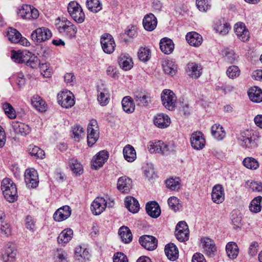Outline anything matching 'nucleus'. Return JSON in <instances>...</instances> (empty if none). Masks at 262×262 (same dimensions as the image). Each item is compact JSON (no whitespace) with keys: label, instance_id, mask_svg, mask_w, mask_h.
<instances>
[{"label":"nucleus","instance_id":"obj_8","mask_svg":"<svg viewBox=\"0 0 262 262\" xmlns=\"http://www.w3.org/2000/svg\"><path fill=\"white\" fill-rule=\"evenodd\" d=\"M175 235L177 239L183 242L188 240L189 230L188 225L185 221L179 222L176 228Z\"/></svg>","mask_w":262,"mask_h":262},{"label":"nucleus","instance_id":"obj_60","mask_svg":"<svg viewBox=\"0 0 262 262\" xmlns=\"http://www.w3.org/2000/svg\"><path fill=\"white\" fill-rule=\"evenodd\" d=\"M1 233L3 237H9L11 235L10 225L7 223H2L0 227Z\"/></svg>","mask_w":262,"mask_h":262},{"label":"nucleus","instance_id":"obj_31","mask_svg":"<svg viewBox=\"0 0 262 262\" xmlns=\"http://www.w3.org/2000/svg\"><path fill=\"white\" fill-rule=\"evenodd\" d=\"M125 206L127 209L132 213H137L140 209V205L137 199L133 196H127L125 198Z\"/></svg>","mask_w":262,"mask_h":262},{"label":"nucleus","instance_id":"obj_3","mask_svg":"<svg viewBox=\"0 0 262 262\" xmlns=\"http://www.w3.org/2000/svg\"><path fill=\"white\" fill-rule=\"evenodd\" d=\"M68 11L76 23L81 24L84 21L85 14L78 3L75 1L69 3L68 6Z\"/></svg>","mask_w":262,"mask_h":262},{"label":"nucleus","instance_id":"obj_12","mask_svg":"<svg viewBox=\"0 0 262 262\" xmlns=\"http://www.w3.org/2000/svg\"><path fill=\"white\" fill-rule=\"evenodd\" d=\"M190 143L193 149L200 150L205 147L206 141L203 134L201 132H196L192 134Z\"/></svg>","mask_w":262,"mask_h":262},{"label":"nucleus","instance_id":"obj_56","mask_svg":"<svg viewBox=\"0 0 262 262\" xmlns=\"http://www.w3.org/2000/svg\"><path fill=\"white\" fill-rule=\"evenodd\" d=\"M50 64L48 62L39 63V68L41 74L46 77H50L52 73V69L50 67Z\"/></svg>","mask_w":262,"mask_h":262},{"label":"nucleus","instance_id":"obj_63","mask_svg":"<svg viewBox=\"0 0 262 262\" xmlns=\"http://www.w3.org/2000/svg\"><path fill=\"white\" fill-rule=\"evenodd\" d=\"M58 103L62 107L69 108L73 106L75 103V99H59Z\"/></svg>","mask_w":262,"mask_h":262},{"label":"nucleus","instance_id":"obj_44","mask_svg":"<svg viewBox=\"0 0 262 262\" xmlns=\"http://www.w3.org/2000/svg\"><path fill=\"white\" fill-rule=\"evenodd\" d=\"M120 67L125 71H128L133 67V62L129 57L120 56L118 61Z\"/></svg>","mask_w":262,"mask_h":262},{"label":"nucleus","instance_id":"obj_52","mask_svg":"<svg viewBox=\"0 0 262 262\" xmlns=\"http://www.w3.org/2000/svg\"><path fill=\"white\" fill-rule=\"evenodd\" d=\"M28 66L32 68H36L40 63L38 57L31 52V55L26 57V61L25 62Z\"/></svg>","mask_w":262,"mask_h":262},{"label":"nucleus","instance_id":"obj_47","mask_svg":"<svg viewBox=\"0 0 262 262\" xmlns=\"http://www.w3.org/2000/svg\"><path fill=\"white\" fill-rule=\"evenodd\" d=\"M31 104L39 112H45L47 110V104L44 99H31Z\"/></svg>","mask_w":262,"mask_h":262},{"label":"nucleus","instance_id":"obj_42","mask_svg":"<svg viewBox=\"0 0 262 262\" xmlns=\"http://www.w3.org/2000/svg\"><path fill=\"white\" fill-rule=\"evenodd\" d=\"M87 8L94 13H97L102 9V4L99 0H87Z\"/></svg>","mask_w":262,"mask_h":262},{"label":"nucleus","instance_id":"obj_2","mask_svg":"<svg viewBox=\"0 0 262 262\" xmlns=\"http://www.w3.org/2000/svg\"><path fill=\"white\" fill-rule=\"evenodd\" d=\"M2 190L5 198L9 202H14L17 199V191L15 184L9 178L2 182Z\"/></svg>","mask_w":262,"mask_h":262},{"label":"nucleus","instance_id":"obj_18","mask_svg":"<svg viewBox=\"0 0 262 262\" xmlns=\"http://www.w3.org/2000/svg\"><path fill=\"white\" fill-rule=\"evenodd\" d=\"M71 214V210L69 206H63L58 209L53 214L54 220L56 222L66 220Z\"/></svg>","mask_w":262,"mask_h":262},{"label":"nucleus","instance_id":"obj_5","mask_svg":"<svg viewBox=\"0 0 262 262\" xmlns=\"http://www.w3.org/2000/svg\"><path fill=\"white\" fill-rule=\"evenodd\" d=\"M57 29L60 33L69 38L75 37L77 31L75 26L67 19L62 20Z\"/></svg>","mask_w":262,"mask_h":262},{"label":"nucleus","instance_id":"obj_24","mask_svg":"<svg viewBox=\"0 0 262 262\" xmlns=\"http://www.w3.org/2000/svg\"><path fill=\"white\" fill-rule=\"evenodd\" d=\"M11 126L16 134H20L21 136H26L31 132L30 126L22 122L12 121Z\"/></svg>","mask_w":262,"mask_h":262},{"label":"nucleus","instance_id":"obj_41","mask_svg":"<svg viewBox=\"0 0 262 262\" xmlns=\"http://www.w3.org/2000/svg\"><path fill=\"white\" fill-rule=\"evenodd\" d=\"M12 81L17 86L19 89H23L26 84V79L22 72H19L13 75L11 78Z\"/></svg>","mask_w":262,"mask_h":262},{"label":"nucleus","instance_id":"obj_27","mask_svg":"<svg viewBox=\"0 0 262 262\" xmlns=\"http://www.w3.org/2000/svg\"><path fill=\"white\" fill-rule=\"evenodd\" d=\"M201 242L206 254L210 256L214 255L216 251L214 242L210 238L206 237L202 239Z\"/></svg>","mask_w":262,"mask_h":262},{"label":"nucleus","instance_id":"obj_15","mask_svg":"<svg viewBox=\"0 0 262 262\" xmlns=\"http://www.w3.org/2000/svg\"><path fill=\"white\" fill-rule=\"evenodd\" d=\"M234 32L237 38L242 41H246L249 38V32L244 23L238 22L235 24Z\"/></svg>","mask_w":262,"mask_h":262},{"label":"nucleus","instance_id":"obj_43","mask_svg":"<svg viewBox=\"0 0 262 262\" xmlns=\"http://www.w3.org/2000/svg\"><path fill=\"white\" fill-rule=\"evenodd\" d=\"M8 39L13 43H18L21 38V34L16 29L10 28L7 35Z\"/></svg>","mask_w":262,"mask_h":262},{"label":"nucleus","instance_id":"obj_26","mask_svg":"<svg viewBox=\"0 0 262 262\" xmlns=\"http://www.w3.org/2000/svg\"><path fill=\"white\" fill-rule=\"evenodd\" d=\"M143 25L146 30L151 31L157 25V19L152 13L146 14L143 18Z\"/></svg>","mask_w":262,"mask_h":262},{"label":"nucleus","instance_id":"obj_7","mask_svg":"<svg viewBox=\"0 0 262 262\" xmlns=\"http://www.w3.org/2000/svg\"><path fill=\"white\" fill-rule=\"evenodd\" d=\"M100 43L103 51L106 54H112L115 50L116 44L115 40L109 33L103 34L100 38Z\"/></svg>","mask_w":262,"mask_h":262},{"label":"nucleus","instance_id":"obj_22","mask_svg":"<svg viewBox=\"0 0 262 262\" xmlns=\"http://www.w3.org/2000/svg\"><path fill=\"white\" fill-rule=\"evenodd\" d=\"M108 157V155L107 151L104 150L100 151L93 157L92 161V166L95 169L102 167L107 160Z\"/></svg>","mask_w":262,"mask_h":262},{"label":"nucleus","instance_id":"obj_53","mask_svg":"<svg viewBox=\"0 0 262 262\" xmlns=\"http://www.w3.org/2000/svg\"><path fill=\"white\" fill-rule=\"evenodd\" d=\"M70 167L73 172L77 174H81L83 171L82 165L76 159H73L70 162Z\"/></svg>","mask_w":262,"mask_h":262},{"label":"nucleus","instance_id":"obj_19","mask_svg":"<svg viewBox=\"0 0 262 262\" xmlns=\"http://www.w3.org/2000/svg\"><path fill=\"white\" fill-rule=\"evenodd\" d=\"M211 198L213 202L216 204L221 203L224 201V189L221 185L217 184L213 187Z\"/></svg>","mask_w":262,"mask_h":262},{"label":"nucleus","instance_id":"obj_9","mask_svg":"<svg viewBox=\"0 0 262 262\" xmlns=\"http://www.w3.org/2000/svg\"><path fill=\"white\" fill-rule=\"evenodd\" d=\"M17 13L23 19H36L39 16L38 11L33 6L24 5L18 10Z\"/></svg>","mask_w":262,"mask_h":262},{"label":"nucleus","instance_id":"obj_49","mask_svg":"<svg viewBox=\"0 0 262 262\" xmlns=\"http://www.w3.org/2000/svg\"><path fill=\"white\" fill-rule=\"evenodd\" d=\"M138 56L141 61H147L150 58V51L147 47H141L138 52Z\"/></svg>","mask_w":262,"mask_h":262},{"label":"nucleus","instance_id":"obj_28","mask_svg":"<svg viewBox=\"0 0 262 262\" xmlns=\"http://www.w3.org/2000/svg\"><path fill=\"white\" fill-rule=\"evenodd\" d=\"M174 43L172 40L168 38L164 37L161 39L160 48L161 51L165 54H170L174 49Z\"/></svg>","mask_w":262,"mask_h":262},{"label":"nucleus","instance_id":"obj_23","mask_svg":"<svg viewBox=\"0 0 262 262\" xmlns=\"http://www.w3.org/2000/svg\"><path fill=\"white\" fill-rule=\"evenodd\" d=\"M147 214L152 218H157L161 214V209L158 203L156 201L148 202L145 207Z\"/></svg>","mask_w":262,"mask_h":262},{"label":"nucleus","instance_id":"obj_13","mask_svg":"<svg viewBox=\"0 0 262 262\" xmlns=\"http://www.w3.org/2000/svg\"><path fill=\"white\" fill-rule=\"evenodd\" d=\"M139 242L145 249L152 251L155 250L158 244L156 238L151 235H144L139 238Z\"/></svg>","mask_w":262,"mask_h":262},{"label":"nucleus","instance_id":"obj_55","mask_svg":"<svg viewBox=\"0 0 262 262\" xmlns=\"http://www.w3.org/2000/svg\"><path fill=\"white\" fill-rule=\"evenodd\" d=\"M168 204L169 207L174 211L179 210L182 207L179 199L175 196L169 198L168 200Z\"/></svg>","mask_w":262,"mask_h":262},{"label":"nucleus","instance_id":"obj_14","mask_svg":"<svg viewBox=\"0 0 262 262\" xmlns=\"http://www.w3.org/2000/svg\"><path fill=\"white\" fill-rule=\"evenodd\" d=\"M153 122L155 125L157 127L164 129L170 125L171 120L167 115L164 113H159L154 116Z\"/></svg>","mask_w":262,"mask_h":262},{"label":"nucleus","instance_id":"obj_37","mask_svg":"<svg viewBox=\"0 0 262 262\" xmlns=\"http://www.w3.org/2000/svg\"><path fill=\"white\" fill-rule=\"evenodd\" d=\"M119 234L124 243L128 244L132 242L133 235L130 230L126 226H122L119 230Z\"/></svg>","mask_w":262,"mask_h":262},{"label":"nucleus","instance_id":"obj_33","mask_svg":"<svg viewBox=\"0 0 262 262\" xmlns=\"http://www.w3.org/2000/svg\"><path fill=\"white\" fill-rule=\"evenodd\" d=\"M211 135L217 140H222L226 136V132L222 126L215 124L211 127Z\"/></svg>","mask_w":262,"mask_h":262},{"label":"nucleus","instance_id":"obj_48","mask_svg":"<svg viewBox=\"0 0 262 262\" xmlns=\"http://www.w3.org/2000/svg\"><path fill=\"white\" fill-rule=\"evenodd\" d=\"M243 163L246 168L252 170H255L259 167V163L257 160L252 157L245 158Z\"/></svg>","mask_w":262,"mask_h":262},{"label":"nucleus","instance_id":"obj_38","mask_svg":"<svg viewBox=\"0 0 262 262\" xmlns=\"http://www.w3.org/2000/svg\"><path fill=\"white\" fill-rule=\"evenodd\" d=\"M75 256L78 260L85 261L89 259V253L85 248H83L80 246H77L75 248Z\"/></svg>","mask_w":262,"mask_h":262},{"label":"nucleus","instance_id":"obj_39","mask_svg":"<svg viewBox=\"0 0 262 262\" xmlns=\"http://www.w3.org/2000/svg\"><path fill=\"white\" fill-rule=\"evenodd\" d=\"M31 55V52L29 51H23L20 53L15 52L12 55V59L15 62L22 63L26 61V57Z\"/></svg>","mask_w":262,"mask_h":262},{"label":"nucleus","instance_id":"obj_36","mask_svg":"<svg viewBox=\"0 0 262 262\" xmlns=\"http://www.w3.org/2000/svg\"><path fill=\"white\" fill-rule=\"evenodd\" d=\"M27 150L29 155L35 159H42L45 158V151L36 145L33 144L30 145L28 147Z\"/></svg>","mask_w":262,"mask_h":262},{"label":"nucleus","instance_id":"obj_64","mask_svg":"<svg viewBox=\"0 0 262 262\" xmlns=\"http://www.w3.org/2000/svg\"><path fill=\"white\" fill-rule=\"evenodd\" d=\"M113 262H128V259L123 253L118 252L114 254Z\"/></svg>","mask_w":262,"mask_h":262},{"label":"nucleus","instance_id":"obj_61","mask_svg":"<svg viewBox=\"0 0 262 262\" xmlns=\"http://www.w3.org/2000/svg\"><path fill=\"white\" fill-rule=\"evenodd\" d=\"M240 71L238 68L235 66L229 67L226 72L227 76L230 78H234L238 77L239 75Z\"/></svg>","mask_w":262,"mask_h":262},{"label":"nucleus","instance_id":"obj_10","mask_svg":"<svg viewBox=\"0 0 262 262\" xmlns=\"http://www.w3.org/2000/svg\"><path fill=\"white\" fill-rule=\"evenodd\" d=\"M24 177L25 182L28 188H35L38 186L39 183L38 173L34 169H26Z\"/></svg>","mask_w":262,"mask_h":262},{"label":"nucleus","instance_id":"obj_21","mask_svg":"<svg viewBox=\"0 0 262 262\" xmlns=\"http://www.w3.org/2000/svg\"><path fill=\"white\" fill-rule=\"evenodd\" d=\"M162 65L164 72L167 75L172 76L177 72V64L172 59H165L162 61Z\"/></svg>","mask_w":262,"mask_h":262},{"label":"nucleus","instance_id":"obj_58","mask_svg":"<svg viewBox=\"0 0 262 262\" xmlns=\"http://www.w3.org/2000/svg\"><path fill=\"white\" fill-rule=\"evenodd\" d=\"M196 5L198 9L202 12L206 11L211 7L208 0H196Z\"/></svg>","mask_w":262,"mask_h":262},{"label":"nucleus","instance_id":"obj_40","mask_svg":"<svg viewBox=\"0 0 262 262\" xmlns=\"http://www.w3.org/2000/svg\"><path fill=\"white\" fill-rule=\"evenodd\" d=\"M2 107L5 115L10 119H14L16 117V113L12 105L8 102L2 103Z\"/></svg>","mask_w":262,"mask_h":262},{"label":"nucleus","instance_id":"obj_20","mask_svg":"<svg viewBox=\"0 0 262 262\" xmlns=\"http://www.w3.org/2000/svg\"><path fill=\"white\" fill-rule=\"evenodd\" d=\"M214 30L221 35H226L229 32L230 29L229 24L226 22L224 19H216L213 25Z\"/></svg>","mask_w":262,"mask_h":262},{"label":"nucleus","instance_id":"obj_57","mask_svg":"<svg viewBox=\"0 0 262 262\" xmlns=\"http://www.w3.org/2000/svg\"><path fill=\"white\" fill-rule=\"evenodd\" d=\"M25 226L27 229L33 232L36 229V222L32 216L27 215L25 219Z\"/></svg>","mask_w":262,"mask_h":262},{"label":"nucleus","instance_id":"obj_17","mask_svg":"<svg viewBox=\"0 0 262 262\" xmlns=\"http://www.w3.org/2000/svg\"><path fill=\"white\" fill-rule=\"evenodd\" d=\"M117 189L122 193H128L132 188V180L127 176L120 177L117 181Z\"/></svg>","mask_w":262,"mask_h":262},{"label":"nucleus","instance_id":"obj_1","mask_svg":"<svg viewBox=\"0 0 262 262\" xmlns=\"http://www.w3.org/2000/svg\"><path fill=\"white\" fill-rule=\"evenodd\" d=\"M260 138L258 132L253 129H246L241 132L237 139L243 147L253 149L258 146Z\"/></svg>","mask_w":262,"mask_h":262},{"label":"nucleus","instance_id":"obj_50","mask_svg":"<svg viewBox=\"0 0 262 262\" xmlns=\"http://www.w3.org/2000/svg\"><path fill=\"white\" fill-rule=\"evenodd\" d=\"M72 137L76 141H79L84 135L83 128L78 124H76L72 127Z\"/></svg>","mask_w":262,"mask_h":262},{"label":"nucleus","instance_id":"obj_54","mask_svg":"<svg viewBox=\"0 0 262 262\" xmlns=\"http://www.w3.org/2000/svg\"><path fill=\"white\" fill-rule=\"evenodd\" d=\"M249 98H262V90L257 86L252 87L248 91Z\"/></svg>","mask_w":262,"mask_h":262},{"label":"nucleus","instance_id":"obj_45","mask_svg":"<svg viewBox=\"0 0 262 262\" xmlns=\"http://www.w3.org/2000/svg\"><path fill=\"white\" fill-rule=\"evenodd\" d=\"M121 103L125 112L130 114L134 112L135 104L134 99H122Z\"/></svg>","mask_w":262,"mask_h":262},{"label":"nucleus","instance_id":"obj_4","mask_svg":"<svg viewBox=\"0 0 262 262\" xmlns=\"http://www.w3.org/2000/svg\"><path fill=\"white\" fill-rule=\"evenodd\" d=\"M87 142L89 146H92L99 138V127L96 120H90L87 128Z\"/></svg>","mask_w":262,"mask_h":262},{"label":"nucleus","instance_id":"obj_32","mask_svg":"<svg viewBox=\"0 0 262 262\" xmlns=\"http://www.w3.org/2000/svg\"><path fill=\"white\" fill-rule=\"evenodd\" d=\"M73 234V230L70 228L63 230L57 237L59 244L64 246L72 239Z\"/></svg>","mask_w":262,"mask_h":262},{"label":"nucleus","instance_id":"obj_62","mask_svg":"<svg viewBox=\"0 0 262 262\" xmlns=\"http://www.w3.org/2000/svg\"><path fill=\"white\" fill-rule=\"evenodd\" d=\"M163 145V142L158 141L155 142H152L149 147V151L151 152H156L161 154L162 151V145Z\"/></svg>","mask_w":262,"mask_h":262},{"label":"nucleus","instance_id":"obj_25","mask_svg":"<svg viewBox=\"0 0 262 262\" xmlns=\"http://www.w3.org/2000/svg\"><path fill=\"white\" fill-rule=\"evenodd\" d=\"M202 70L201 66L195 62H190L187 65L186 72L192 78H199L202 74Z\"/></svg>","mask_w":262,"mask_h":262},{"label":"nucleus","instance_id":"obj_59","mask_svg":"<svg viewBox=\"0 0 262 262\" xmlns=\"http://www.w3.org/2000/svg\"><path fill=\"white\" fill-rule=\"evenodd\" d=\"M164 107L169 111H173L177 107V99H161Z\"/></svg>","mask_w":262,"mask_h":262},{"label":"nucleus","instance_id":"obj_35","mask_svg":"<svg viewBox=\"0 0 262 262\" xmlns=\"http://www.w3.org/2000/svg\"><path fill=\"white\" fill-rule=\"evenodd\" d=\"M226 251L228 257L230 259H234L237 257L239 249L235 243L230 242L226 245Z\"/></svg>","mask_w":262,"mask_h":262},{"label":"nucleus","instance_id":"obj_6","mask_svg":"<svg viewBox=\"0 0 262 262\" xmlns=\"http://www.w3.org/2000/svg\"><path fill=\"white\" fill-rule=\"evenodd\" d=\"M52 36L51 31L47 28L41 27L33 31L31 35L32 40L35 42H41L49 39Z\"/></svg>","mask_w":262,"mask_h":262},{"label":"nucleus","instance_id":"obj_30","mask_svg":"<svg viewBox=\"0 0 262 262\" xmlns=\"http://www.w3.org/2000/svg\"><path fill=\"white\" fill-rule=\"evenodd\" d=\"M165 253L167 258L171 261L176 260L179 256L178 249L173 243H169L165 246Z\"/></svg>","mask_w":262,"mask_h":262},{"label":"nucleus","instance_id":"obj_34","mask_svg":"<svg viewBox=\"0 0 262 262\" xmlns=\"http://www.w3.org/2000/svg\"><path fill=\"white\" fill-rule=\"evenodd\" d=\"M124 159L128 162H133L136 159V152L133 146L126 145L123 149Z\"/></svg>","mask_w":262,"mask_h":262},{"label":"nucleus","instance_id":"obj_29","mask_svg":"<svg viewBox=\"0 0 262 262\" xmlns=\"http://www.w3.org/2000/svg\"><path fill=\"white\" fill-rule=\"evenodd\" d=\"M186 39L190 46L194 47L200 46L203 41L202 36L195 32L188 33L186 35Z\"/></svg>","mask_w":262,"mask_h":262},{"label":"nucleus","instance_id":"obj_16","mask_svg":"<svg viewBox=\"0 0 262 262\" xmlns=\"http://www.w3.org/2000/svg\"><path fill=\"white\" fill-rule=\"evenodd\" d=\"M106 207V201L101 197L96 198L91 204V211L93 214H100Z\"/></svg>","mask_w":262,"mask_h":262},{"label":"nucleus","instance_id":"obj_46","mask_svg":"<svg viewBox=\"0 0 262 262\" xmlns=\"http://www.w3.org/2000/svg\"><path fill=\"white\" fill-rule=\"evenodd\" d=\"M261 200L262 197L260 196H258L253 199L249 206L250 210L254 213L260 212L261 209L260 205Z\"/></svg>","mask_w":262,"mask_h":262},{"label":"nucleus","instance_id":"obj_51","mask_svg":"<svg viewBox=\"0 0 262 262\" xmlns=\"http://www.w3.org/2000/svg\"><path fill=\"white\" fill-rule=\"evenodd\" d=\"M165 183L167 188L172 190H177L181 187L180 179L179 178L168 179L166 181Z\"/></svg>","mask_w":262,"mask_h":262},{"label":"nucleus","instance_id":"obj_11","mask_svg":"<svg viewBox=\"0 0 262 262\" xmlns=\"http://www.w3.org/2000/svg\"><path fill=\"white\" fill-rule=\"evenodd\" d=\"M16 249L13 243H8L4 247L2 260L4 262H14L16 256Z\"/></svg>","mask_w":262,"mask_h":262}]
</instances>
